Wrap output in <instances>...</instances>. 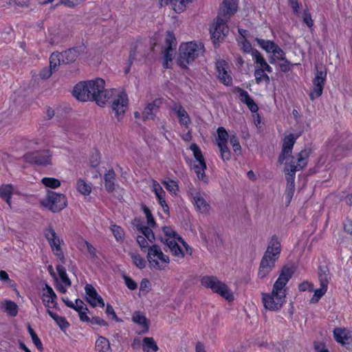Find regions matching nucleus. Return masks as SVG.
I'll list each match as a JSON object with an SVG mask.
<instances>
[{
	"label": "nucleus",
	"mask_w": 352,
	"mask_h": 352,
	"mask_svg": "<svg viewBox=\"0 0 352 352\" xmlns=\"http://www.w3.org/2000/svg\"><path fill=\"white\" fill-rule=\"evenodd\" d=\"M104 85V80L100 78L80 82L74 87L73 96L82 102L96 101L98 105L103 107L111 96Z\"/></svg>",
	"instance_id": "nucleus-1"
},
{
	"label": "nucleus",
	"mask_w": 352,
	"mask_h": 352,
	"mask_svg": "<svg viewBox=\"0 0 352 352\" xmlns=\"http://www.w3.org/2000/svg\"><path fill=\"white\" fill-rule=\"evenodd\" d=\"M204 45L201 43L190 41L182 43L179 48L177 63L182 69H188V65L204 53Z\"/></svg>",
	"instance_id": "nucleus-2"
},
{
	"label": "nucleus",
	"mask_w": 352,
	"mask_h": 352,
	"mask_svg": "<svg viewBox=\"0 0 352 352\" xmlns=\"http://www.w3.org/2000/svg\"><path fill=\"white\" fill-rule=\"evenodd\" d=\"M41 205L54 213L59 212L67 206V199L64 194L48 190L41 200Z\"/></svg>",
	"instance_id": "nucleus-3"
},
{
	"label": "nucleus",
	"mask_w": 352,
	"mask_h": 352,
	"mask_svg": "<svg viewBox=\"0 0 352 352\" xmlns=\"http://www.w3.org/2000/svg\"><path fill=\"white\" fill-rule=\"evenodd\" d=\"M201 283L206 288H210L213 292L217 293L228 301L234 299L233 294L230 292L228 287L216 276H205L201 279Z\"/></svg>",
	"instance_id": "nucleus-4"
},
{
	"label": "nucleus",
	"mask_w": 352,
	"mask_h": 352,
	"mask_svg": "<svg viewBox=\"0 0 352 352\" xmlns=\"http://www.w3.org/2000/svg\"><path fill=\"white\" fill-rule=\"evenodd\" d=\"M43 234L54 255L60 261V263L65 264L66 261L64 252L61 248V244L64 243L63 240L57 236L52 225H49L43 229Z\"/></svg>",
	"instance_id": "nucleus-5"
},
{
	"label": "nucleus",
	"mask_w": 352,
	"mask_h": 352,
	"mask_svg": "<svg viewBox=\"0 0 352 352\" xmlns=\"http://www.w3.org/2000/svg\"><path fill=\"white\" fill-rule=\"evenodd\" d=\"M147 260L151 267L159 270H164L170 261L168 256L156 244L148 247Z\"/></svg>",
	"instance_id": "nucleus-6"
},
{
	"label": "nucleus",
	"mask_w": 352,
	"mask_h": 352,
	"mask_svg": "<svg viewBox=\"0 0 352 352\" xmlns=\"http://www.w3.org/2000/svg\"><path fill=\"white\" fill-rule=\"evenodd\" d=\"M315 69V76L312 80L313 88L309 94V98L312 101L322 95L327 77V70L324 66L316 65Z\"/></svg>",
	"instance_id": "nucleus-7"
},
{
	"label": "nucleus",
	"mask_w": 352,
	"mask_h": 352,
	"mask_svg": "<svg viewBox=\"0 0 352 352\" xmlns=\"http://www.w3.org/2000/svg\"><path fill=\"white\" fill-rule=\"evenodd\" d=\"M294 272V270L292 267L288 266H284L280 270V274L277 280L275 281L273 288L272 292L273 294H276L278 296H280V299H283L286 298V289L285 286L290 278L292 277V275Z\"/></svg>",
	"instance_id": "nucleus-8"
},
{
	"label": "nucleus",
	"mask_w": 352,
	"mask_h": 352,
	"mask_svg": "<svg viewBox=\"0 0 352 352\" xmlns=\"http://www.w3.org/2000/svg\"><path fill=\"white\" fill-rule=\"evenodd\" d=\"M228 22V21L226 20L217 16L216 17L214 25L210 29L211 40L214 46L222 42L228 34L229 29L227 25Z\"/></svg>",
	"instance_id": "nucleus-9"
},
{
	"label": "nucleus",
	"mask_w": 352,
	"mask_h": 352,
	"mask_svg": "<svg viewBox=\"0 0 352 352\" xmlns=\"http://www.w3.org/2000/svg\"><path fill=\"white\" fill-rule=\"evenodd\" d=\"M51 157L52 153L47 149L27 153L23 155V159L26 162L39 166L50 164Z\"/></svg>",
	"instance_id": "nucleus-10"
},
{
	"label": "nucleus",
	"mask_w": 352,
	"mask_h": 352,
	"mask_svg": "<svg viewBox=\"0 0 352 352\" xmlns=\"http://www.w3.org/2000/svg\"><path fill=\"white\" fill-rule=\"evenodd\" d=\"M294 157H292V161L286 162L285 167V173L286 174L287 186L285 190V196L289 202L292 199V197L295 190V175L296 172L299 170L294 168L295 162L293 161Z\"/></svg>",
	"instance_id": "nucleus-11"
},
{
	"label": "nucleus",
	"mask_w": 352,
	"mask_h": 352,
	"mask_svg": "<svg viewBox=\"0 0 352 352\" xmlns=\"http://www.w3.org/2000/svg\"><path fill=\"white\" fill-rule=\"evenodd\" d=\"M129 99L126 93L122 92L113 99L111 107L115 113V116L120 121L128 109Z\"/></svg>",
	"instance_id": "nucleus-12"
},
{
	"label": "nucleus",
	"mask_w": 352,
	"mask_h": 352,
	"mask_svg": "<svg viewBox=\"0 0 352 352\" xmlns=\"http://www.w3.org/2000/svg\"><path fill=\"white\" fill-rule=\"evenodd\" d=\"M217 132V144L220 151L221 157L223 162L229 161L231 158V152L227 146L228 133L223 126L219 127Z\"/></svg>",
	"instance_id": "nucleus-13"
},
{
	"label": "nucleus",
	"mask_w": 352,
	"mask_h": 352,
	"mask_svg": "<svg viewBox=\"0 0 352 352\" xmlns=\"http://www.w3.org/2000/svg\"><path fill=\"white\" fill-rule=\"evenodd\" d=\"M237 10L238 0H223L217 16L229 21Z\"/></svg>",
	"instance_id": "nucleus-14"
},
{
	"label": "nucleus",
	"mask_w": 352,
	"mask_h": 352,
	"mask_svg": "<svg viewBox=\"0 0 352 352\" xmlns=\"http://www.w3.org/2000/svg\"><path fill=\"white\" fill-rule=\"evenodd\" d=\"M281 251L280 242L276 235H273L269 242L265 252L263 256V258L275 262L278 259Z\"/></svg>",
	"instance_id": "nucleus-15"
},
{
	"label": "nucleus",
	"mask_w": 352,
	"mask_h": 352,
	"mask_svg": "<svg viewBox=\"0 0 352 352\" xmlns=\"http://www.w3.org/2000/svg\"><path fill=\"white\" fill-rule=\"evenodd\" d=\"M280 296H278L276 294L271 293H262V302L265 309L276 311L280 310L285 299H280Z\"/></svg>",
	"instance_id": "nucleus-16"
},
{
	"label": "nucleus",
	"mask_w": 352,
	"mask_h": 352,
	"mask_svg": "<svg viewBox=\"0 0 352 352\" xmlns=\"http://www.w3.org/2000/svg\"><path fill=\"white\" fill-rule=\"evenodd\" d=\"M296 139L297 137L293 133H290L283 138L282 150L278 159V162L280 164H283L286 160H290V161H292V157H293L292 152Z\"/></svg>",
	"instance_id": "nucleus-17"
},
{
	"label": "nucleus",
	"mask_w": 352,
	"mask_h": 352,
	"mask_svg": "<svg viewBox=\"0 0 352 352\" xmlns=\"http://www.w3.org/2000/svg\"><path fill=\"white\" fill-rule=\"evenodd\" d=\"M162 103L163 99L161 98H155L152 102H148L142 112V120L146 121L147 120H154L156 113L159 111Z\"/></svg>",
	"instance_id": "nucleus-18"
},
{
	"label": "nucleus",
	"mask_w": 352,
	"mask_h": 352,
	"mask_svg": "<svg viewBox=\"0 0 352 352\" xmlns=\"http://www.w3.org/2000/svg\"><path fill=\"white\" fill-rule=\"evenodd\" d=\"M87 295L86 301L93 307L98 305L100 307H104V302L102 298L98 294L96 289L91 284H87L85 287Z\"/></svg>",
	"instance_id": "nucleus-19"
},
{
	"label": "nucleus",
	"mask_w": 352,
	"mask_h": 352,
	"mask_svg": "<svg viewBox=\"0 0 352 352\" xmlns=\"http://www.w3.org/2000/svg\"><path fill=\"white\" fill-rule=\"evenodd\" d=\"M228 63L224 60H219L216 63L218 79L224 85L230 86L232 85V78L228 74Z\"/></svg>",
	"instance_id": "nucleus-20"
},
{
	"label": "nucleus",
	"mask_w": 352,
	"mask_h": 352,
	"mask_svg": "<svg viewBox=\"0 0 352 352\" xmlns=\"http://www.w3.org/2000/svg\"><path fill=\"white\" fill-rule=\"evenodd\" d=\"M85 47L80 45L69 48L63 52H60L63 64H69L74 62L80 54L85 52Z\"/></svg>",
	"instance_id": "nucleus-21"
},
{
	"label": "nucleus",
	"mask_w": 352,
	"mask_h": 352,
	"mask_svg": "<svg viewBox=\"0 0 352 352\" xmlns=\"http://www.w3.org/2000/svg\"><path fill=\"white\" fill-rule=\"evenodd\" d=\"M190 195L193 200V204L198 211L203 214H206L209 212L210 206L203 197L200 192L192 191L190 192Z\"/></svg>",
	"instance_id": "nucleus-22"
},
{
	"label": "nucleus",
	"mask_w": 352,
	"mask_h": 352,
	"mask_svg": "<svg viewBox=\"0 0 352 352\" xmlns=\"http://www.w3.org/2000/svg\"><path fill=\"white\" fill-rule=\"evenodd\" d=\"M193 0H160L162 6L170 5L173 10L177 13L183 12L186 10L188 5Z\"/></svg>",
	"instance_id": "nucleus-23"
},
{
	"label": "nucleus",
	"mask_w": 352,
	"mask_h": 352,
	"mask_svg": "<svg viewBox=\"0 0 352 352\" xmlns=\"http://www.w3.org/2000/svg\"><path fill=\"white\" fill-rule=\"evenodd\" d=\"M172 109L176 113L180 125L188 128L191 120L185 109L180 104L175 103L173 106Z\"/></svg>",
	"instance_id": "nucleus-24"
},
{
	"label": "nucleus",
	"mask_w": 352,
	"mask_h": 352,
	"mask_svg": "<svg viewBox=\"0 0 352 352\" xmlns=\"http://www.w3.org/2000/svg\"><path fill=\"white\" fill-rule=\"evenodd\" d=\"M275 262L272 261L270 259L267 260L265 258H262L258 267V278L260 279L266 278L275 267Z\"/></svg>",
	"instance_id": "nucleus-25"
},
{
	"label": "nucleus",
	"mask_w": 352,
	"mask_h": 352,
	"mask_svg": "<svg viewBox=\"0 0 352 352\" xmlns=\"http://www.w3.org/2000/svg\"><path fill=\"white\" fill-rule=\"evenodd\" d=\"M116 175L113 168L109 169L104 175V188L108 193L113 192L116 190Z\"/></svg>",
	"instance_id": "nucleus-26"
},
{
	"label": "nucleus",
	"mask_w": 352,
	"mask_h": 352,
	"mask_svg": "<svg viewBox=\"0 0 352 352\" xmlns=\"http://www.w3.org/2000/svg\"><path fill=\"white\" fill-rule=\"evenodd\" d=\"M311 148L309 147H305L300 152L298 153L297 159L294 157L293 160L295 162L294 168L298 170H302L307 164V159L311 153Z\"/></svg>",
	"instance_id": "nucleus-27"
},
{
	"label": "nucleus",
	"mask_w": 352,
	"mask_h": 352,
	"mask_svg": "<svg viewBox=\"0 0 352 352\" xmlns=\"http://www.w3.org/2000/svg\"><path fill=\"white\" fill-rule=\"evenodd\" d=\"M153 191L156 195L158 203L163 208L164 213L169 214V207L165 200V191L158 184L154 186Z\"/></svg>",
	"instance_id": "nucleus-28"
},
{
	"label": "nucleus",
	"mask_w": 352,
	"mask_h": 352,
	"mask_svg": "<svg viewBox=\"0 0 352 352\" xmlns=\"http://www.w3.org/2000/svg\"><path fill=\"white\" fill-rule=\"evenodd\" d=\"M14 186L10 184L0 186V198L4 200L11 208V198L13 194Z\"/></svg>",
	"instance_id": "nucleus-29"
},
{
	"label": "nucleus",
	"mask_w": 352,
	"mask_h": 352,
	"mask_svg": "<svg viewBox=\"0 0 352 352\" xmlns=\"http://www.w3.org/2000/svg\"><path fill=\"white\" fill-rule=\"evenodd\" d=\"M252 57L254 62L256 64H259L261 66L255 69H263L264 72L266 71L269 73L272 72V67L267 63L262 54L257 50H254V51L252 52Z\"/></svg>",
	"instance_id": "nucleus-30"
},
{
	"label": "nucleus",
	"mask_w": 352,
	"mask_h": 352,
	"mask_svg": "<svg viewBox=\"0 0 352 352\" xmlns=\"http://www.w3.org/2000/svg\"><path fill=\"white\" fill-rule=\"evenodd\" d=\"M44 289H46V292L43 294L42 300L43 302L45 307H47V309L50 308V306L49 305L50 300L54 301V299L57 298V296L52 289V288L47 284H45V288Z\"/></svg>",
	"instance_id": "nucleus-31"
},
{
	"label": "nucleus",
	"mask_w": 352,
	"mask_h": 352,
	"mask_svg": "<svg viewBox=\"0 0 352 352\" xmlns=\"http://www.w3.org/2000/svg\"><path fill=\"white\" fill-rule=\"evenodd\" d=\"M47 313L52 317L62 331H65L69 326V323L66 318L58 316L57 314L52 311L50 309H47Z\"/></svg>",
	"instance_id": "nucleus-32"
},
{
	"label": "nucleus",
	"mask_w": 352,
	"mask_h": 352,
	"mask_svg": "<svg viewBox=\"0 0 352 352\" xmlns=\"http://www.w3.org/2000/svg\"><path fill=\"white\" fill-rule=\"evenodd\" d=\"M132 320L133 322L138 324L142 326L144 329L143 330V333H146L148 331V322L147 318L140 312L135 311L133 316Z\"/></svg>",
	"instance_id": "nucleus-33"
},
{
	"label": "nucleus",
	"mask_w": 352,
	"mask_h": 352,
	"mask_svg": "<svg viewBox=\"0 0 352 352\" xmlns=\"http://www.w3.org/2000/svg\"><path fill=\"white\" fill-rule=\"evenodd\" d=\"M95 347L98 352H111L109 341L103 336L98 338Z\"/></svg>",
	"instance_id": "nucleus-34"
},
{
	"label": "nucleus",
	"mask_w": 352,
	"mask_h": 352,
	"mask_svg": "<svg viewBox=\"0 0 352 352\" xmlns=\"http://www.w3.org/2000/svg\"><path fill=\"white\" fill-rule=\"evenodd\" d=\"M142 349L144 352H156L159 348L153 338L145 337L142 340Z\"/></svg>",
	"instance_id": "nucleus-35"
},
{
	"label": "nucleus",
	"mask_w": 352,
	"mask_h": 352,
	"mask_svg": "<svg viewBox=\"0 0 352 352\" xmlns=\"http://www.w3.org/2000/svg\"><path fill=\"white\" fill-rule=\"evenodd\" d=\"M206 168L207 167H206V163L194 164L193 167H192L198 179L199 180L204 182V183L208 184V179L205 174V170H206Z\"/></svg>",
	"instance_id": "nucleus-36"
},
{
	"label": "nucleus",
	"mask_w": 352,
	"mask_h": 352,
	"mask_svg": "<svg viewBox=\"0 0 352 352\" xmlns=\"http://www.w3.org/2000/svg\"><path fill=\"white\" fill-rule=\"evenodd\" d=\"M318 279L320 285L328 286L329 279V270L326 265L318 267Z\"/></svg>",
	"instance_id": "nucleus-37"
},
{
	"label": "nucleus",
	"mask_w": 352,
	"mask_h": 352,
	"mask_svg": "<svg viewBox=\"0 0 352 352\" xmlns=\"http://www.w3.org/2000/svg\"><path fill=\"white\" fill-rule=\"evenodd\" d=\"M333 338L337 342L344 346L348 344L346 340L349 339V337L345 333L344 329L336 328L333 330Z\"/></svg>",
	"instance_id": "nucleus-38"
},
{
	"label": "nucleus",
	"mask_w": 352,
	"mask_h": 352,
	"mask_svg": "<svg viewBox=\"0 0 352 352\" xmlns=\"http://www.w3.org/2000/svg\"><path fill=\"white\" fill-rule=\"evenodd\" d=\"M136 228L144 236V237H145L146 240L151 243H153L155 241V234L148 226H142L140 223L136 225Z\"/></svg>",
	"instance_id": "nucleus-39"
},
{
	"label": "nucleus",
	"mask_w": 352,
	"mask_h": 352,
	"mask_svg": "<svg viewBox=\"0 0 352 352\" xmlns=\"http://www.w3.org/2000/svg\"><path fill=\"white\" fill-rule=\"evenodd\" d=\"M77 190L84 195H89L91 192V185L88 184L85 180L79 179L76 183Z\"/></svg>",
	"instance_id": "nucleus-40"
},
{
	"label": "nucleus",
	"mask_w": 352,
	"mask_h": 352,
	"mask_svg": "<svg viewBox=\"0 0 352 352\" xmlns=\"http://www.w3.org/2000/svg\"><path fill=\"white\" fill-rule=\"evenodd\" d=\"M257 44L266 52L270 53L272 52L276 43L273 41L270 40H265L260 38H255Z\"/></svg>",
	"instance_id": "nucleus-41"
},
{
	"label": "nucleus",
	"mask_w": 352,
	"mask_h": 352,
	"mask_svg": "<svg viewBox=\"0 0 352 352\" xmlns=\"http://www.w3.org/2000/svg\"><path fill=\"white\" fill-rule=\"evenodd\" d=\"M4 309L10 316L14 317L18 314V305L14 301L6 300L4 302Z\"/></svg>",
	"instance_id": "nucleus-42"
},
{
	"label": "nucleus",
	"mask_w": 352,
	"mask_h": 352,
	"mask_svg": "<svg viewBox=\"0 0 352 352\" xmlns=\"http://www.w3.org/2000/svg\"><path fill=\"white\" fill-rule=\"evenodd\" d=\"M62 63L61 56L60 55V52H53L50 57V66L49 67L52 69V70L55 72L57 70L58 66Z\"/></svg>",
	"instance_id": "nucleus-43"
},
{
	"label": "nucleus",
	"mask_w": 352,
	"mask_h": 352,
	"mask_svg": "<svg viewBox=\"0 0 352 352\" xmlns=\"http://www.w3.org/2000/svg\"><path fill=\"white\" fill-rule=\"evenodd\" d=\"M27 328H28V331L31 336L32 342L34 344V345L36 346V347L37 348V349L40 351H43V344H42L40 338H38V336H37V334L36 333V332L32 328L31 325L29 323H28V324H27Z\"/></svg>",
	"instance_id": "nucleus-44"
},
{
	"label": "nucleus",
	"mask_w": 352,
	"mask_h": 352,
	"mask_svg": "<svg viewBox=\"0 0 352 352\" xmlns=\"http://www.w3.org/2000/svg\"><path fill=\"white\" fill-rule=\"evenodd\" d=\"M130 257L132 259L133 263L139 269L142 270L146 266V261L142 258L139 253L130 252Z\"/></svg>",
	"instance_id": "nucleus-45"
},
{
	"label": "nucleus",
	"mask_w": 352,
	"mask_h": 352,
	"mask_svg": "<svg viewBox=\"0 0 352 352\" xmlns=\"http://www.w3.org/2000/svg\"><path fill=\"white\" fill-rule=\"evenodd\" d=\"M56 270L62 282L65 285V286L69 287L72 283L67 276L65 267L62 263L56 266Z\"/></svg>",
	"instance_id": "nucleus-46"
},
{
	"label": "nucleus",
	"mask_w": 352,
	"mask_h": 352,
	"mask_svg": "<svg viewBox=\"0 0 352 352\" xmlns=\"http://www.w3.org/2000/svg\"><path fill=\"white\" fill-rule=\"evenodd\" d=\"M254 75L257 84H260L263 81H265L267 84L270 82V76L265 73L263 69H255Z\"/></svg>",
	"instance_id": "nucleus-47"
},
{
	"label": "nucleus",
	"mask_w": 352,
	"mask_h": 352,
	"mask_svg": "<svg viewBox=\"0 0 352 352\" xmlns=\"http://www.w3.org/2000/svg\"><path fill=\"white\" fill-rule=\"evenodd\" d=\"M190 149L192 151L193 155L197 164L206 163L201 149L195 143H193L190 145Z\"/></svg>",
	"instance_id": "nucleus-48"
},
{
	"label": "nucleus",
	"mask_w": 352,
	"mask_h": 352,
	"mask_svg": "<svg viewBox=\"0 0 352 352\" xmlns=\"http://www.w3.org/2000/svg\"><path fill=\"white\" fill-rule=\"evenodd\" d=\"M111 230L117 241H122L124 238V230L118 225H111Z\"/></svg>",
	"instance_id": "nucleus-49"
},
{
	"label": "nucleus",
	"mask_w": 352,
	"mask_h": 352,
	"mask_svg": "<svg viewBox=\"0 0 352 352\" xmlns=\"http://www.w3.org/2000/svg\"><path fill=\"white\" fill-rule=\"evenodd\" d=\"M327 287L328 286L320 285V287L314 291V294L311 299V302H318V300L321 298V297L325 294V293L327 290Z\"/></svg>",
	"instance_id": "nucleus-50"
},
{
	"label": "nucleus",
	"mask_w": 352,
	"mask_h": 352,
	"mask_svg": "<svg viewBox=\"0 0 352 352\" xmlns=\"http://www.w3.org/2000/svg\"><path fill=\"white\" fill-rule=\"evenodd\" d=\"M142 210L146 215L148 225L154 228L156 226V223L150 209L146 206L142 205Z\"/></svg>",
	"instance_id": "nucleus-51"
},
{
	"label": "nucleus",
	"mask_w": 352,
	"mask_h": 352,
	"mask_svg": "<svg viewBox=\"0 0 352 352\" xmlns=\"http://www.w3.org/2000/svg\"><path fill=\"white\" fill-rule=\"evenodd\" d=\"M42 183L47 187L56 188L60 186V182L52 177H44L42 179Z\"/></svg>",
	"instance_id": "nucleus-52"
},
{
	"label": "nucleus",
	"mask_w": 352,
	"mask_h": 352,
	"mask_svg": "<svg viewBox=\"0 0 352 352\" xmlns=\"http://www.w3.org/2000/svg\"><path fill=\"white\" fill-rule=\"evenodd\" d=\"M174 49H170V47H166L165 50L163 52L164 54V60L163 67L164 68H168V63L169 61H172L173 60V52Z\"/></svg>",
	"instance_id": "nucleus-53"
},
{
	"label": "nucleus",
	"mask_w": 352,
	"mask_h": 352,
	"mask_svg": "<svg viewBox=\"0 0 352 352\" xmlns=\"http://www.w3.org/2000/svg\"><path fill=\"white\" fill-rule=\"evenodd\" d=\"M236 92L239 94V97L241 102L245 104L250 99H251L250 96L245 90L239 87H236L234 88Z\"/></svg>",
	"instance_id": "nucleus-54"
},
{
	"label": "nucleus",
	"mask_w": 352,
	"mask_h": 352,
	"mask_svg": "<svg viewBox=\"0 0 352 352\" xmlns=\"http://www.w3.org/2000/svg\"><path fill=\"white\" fill-rule=\"evenodd\" d=\"M166 47H170V49H174L173 46L175 47L177 42L175 34L173 32L168 31L166 32V36L165 40Z\"/></svg>",
	"instance_id": "nucleus-55"
},
{
	"label": "nucleus",
	"mask_w": 352,
	"mask_h": 352,
	"mask_svg": "<svg viewBox=\"0 0 352 352\" xmlns=\"http://www.w3.org/2000/svg\"><path fill=\"white\" fill-rule=\"evenodd\" d=\"M230 142L232 146L234 151L236 153H240L241 147L239 142V139L236 135H231L230 136Z\"/></svg>",
	"instance_id": "nucleus-56"
},
{
	"label": "nucleus",
	"mask_w": 352,
	"mask_h": 352,
	"mask_svg": "<svg viewBox=\"0 0 352 352\" xmlns=\"http://www.w3.org/2000/svg\"><path fill=\"white\" fill-rule=\"evenodd\" d=\"M162 184L165 186L166 190L171 192L175 193L176 191L178 190V185L173 180L169 179L168 181H164Z\"/></svg>",
	"instance_id": "nucleus-57"
},
{
	"label": "nucleus",
	"mask_w": 352,
	"mask_h": 352,
	"mask_svg": "<svg viewBox=\"0 0 352 352\" xmlns=\"http://www.w3.org/2000/svg\"><path fill=\"white\" fill-rule=\"evenodd\" d=\"M105 313L108 316V317L112 318L115 321H116V322H121L122 321V320L120 319L117 316V315H116V314L113 307L110 304H109V303H107V305Z\"/></svg>",
	"instance_id": "nucleus-58"
},
{
	"label": "nucleus",
	"mask_w": 352,
	"mask_h": 352,
	"mask_svg": "<svg viewBox=\"0 0 352 352\" xmlns=\"http://www.w3.org/2000/svg\"><path fill=\"white\" fill-rule=\"evenodd\" d=\"M162 230L166 236L168 238L177 239L181 237L170 226H164Z\"/></svg>",
	"instance_id": "nucleus-59"
},
{
	"label": "nucleus",
	"mask_w": 352,
	"mask_h": 352,
	"mask_svg": "<svg viewBox=\"0 0 352 352\" xmlns=\"http://www.w3.org/2000/svg\"><path fill=\"white\" fill-rule=\"evenodd\" d=\"M302 21L309 28H311L314 25V21L311 18V13L307 9L303 11Z\"/></svg>",
	"instance_id": "nucleus-60"
},
{
	"label": "nucleus",
	"mask_w": 352,
	"mask_h": 352,
	"mask_svg": "<svg viewBox=\"0 0 352 352\" xmlns=\"http://www.w3.org/2000/svg\"><path fill=\"white\" fill-rule=\"evenodd\" d=\"M174 244H175V246L173 245V248L170 249L173 255L179 257V258H184V252L183 250L178 245V243H174Z\"/></svg>",
	"instance_id": "nucleus-61"
},
{
	"label": "nucleus",
	"mask_w": 352,
	"mask_h": 352,
	"mask_svg": "<svg viewBox=\"0 0 352 352\" xmlns=\"http://www.w3.org/2000/svg\"><path fill=\"white\" fill-rule=\"evenodd\" d=\"M123 278L126 287L131 290H135L138 287L137 283L131 277L124 275Z\"/></svg>",
	"instance_id": "nucleus-62"
},
{
	"label": "nucleus",
	"mask_w": 352,
	"mask_h": 352,
	"mask_svg": "<svg viewBox=\"0 0 352 352\" xmlns=\"http://www.w3.org/2000/svg\"><path fill=\"white\" fill-rule=\"evenodd\" d=\"M241 50L245 53H251L252 54V52L254 51V49H252L251 43L246 39H243L241 43Z\"/></svg>",
	"instance_id": "nucleus-63"
},
{
	"label": "nucleus",
	"mask_w": 352,
	"mask_h": 352,
	"mask_svg": "<svg viewBox=\"0 0 352 352\" xmlns=\"http://www.w3.org/2000/svg\"><path fill=\"white\" fill-rule=\"evenodd\" d=\"M272 53L277 56V58L280 60H285L286 58L285 52L276 44L274 46Z\"/></svg>",
	"instance_id": "nucleus-64"
}]
</instances>
